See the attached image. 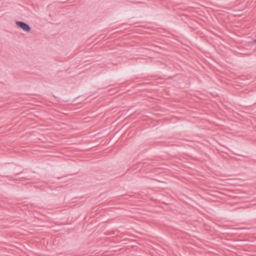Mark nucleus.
<instances>
[{
    "mask_svg": "<svg viewBox=\"0 0 256 256\" xmlns=\"http://www.w3.org/2000/svg\"><path fill=\"white\" fill-rule=\"evenodd\" d=\"M16 24L18 27L22 28L26 32H30L31 30L30 26L25 22L22 21H16Z\"/></svg>",
    "mask_w": 256,
    "mask_h": 256,
    "instance_id": "obj_1",
    "label": "nucleus"
},
{
    "mask_svg": "<svg viewBox=\"0 0 256 256\" xmlns=\"http://www.w3.org/2000/svg\"><path fill=\"white\" fill-rule=\"evenodd\" d=\"M130 239L129 238V245H128V246L129 247L131 246L132 248H133L134 246L133 245V244H130Z\"/></svg>",
    "mask_w": 256,
    "mask_h": 256,
    "instance_id": "obj_2",
    "label": "nucleus"
},
{
    "mask_svg": "<svg viewBox=\"0 0 256 256\" xmlns=\"http://www.w3.org/2000/svg\"><path fill=\"white\" fill-rule=\"evenodd\" d=\"M128 236H131V235L130 234V232H129Z\"/></svg>",
    "mask_w": 256,
    "mask_h": 256,
    "instance_id": "obj_3",
    "label": "nucleus"
},
{
    "mask_svg": "<svg viewBox=\"0 0 256 256\" xmlns=\"http://www.w3.org/2000/svg\"><path fill=\"white\" fill-rule=\"evenodd\" d=\"M236 154H237V155H240L238 154H236Z\"/></svg>",
    "mask_w": 256,
    "mask_h": 256,
    "instance_id": "obj_4",
    "label": "nucleus"
},
{
    "mask_svg": "<svg viewBox=\"0 0 256 256\" xmlns=\"http://www.w3.org/2000/svg\"><path fill=\"white\" fill-rule=\"evenodd\" d=\"M254 42H256V40H254Z\"/></svg>",
    "mask_w": 256,
    "mask_h": 256,
    "instance_id": "obj_5",
    "label": "nucleus"
}]
</instances>
